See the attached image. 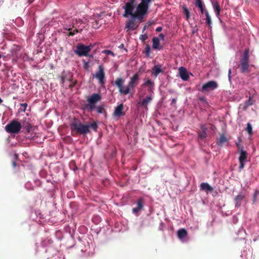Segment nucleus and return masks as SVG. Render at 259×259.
Instances as JSON below:
<instances>
[{
	"mask_svg": "<svg viewBox=\"0 0 259 259\" xmlns=\"http://www.w3.org/2000/svg\"><path fill=\"white\" fill-rule=\"evenodd\" d=\"M2 102H3V100H2V99L0 98V103H1Z\"/></svg>",
	"mask_w": 259,
	"mask_h": 259,
	"instance_id": "13d9d810",
	"label": "nucleus"
},
{
	"mask_svg": "<svg viewBox=\"0 0 259 259\" xmlns=\"http://www.w3.org/2000/svg\"><path fill=\"white\" fill-rule=\"evenodd\" d=\"M154 82L152 81L150 79H148L144 83V85L145 86H149L150 87H153L154 86Z\"/></svg>",
	"mask_w": 259,
	"mask_h": 259,
	"instance_id": "c9c22d12",
	"label": "nucleus"
},
{
	"mask_svg": "<svg viewBox=\"0 0 259 259\" xmlns=\"http://www.w3.org/2000/svg\"><path fill=\"white\" fill-rule=\"evenodd\" d=\"M93 47V46L92 45L87 46L82 44H78L76 46L74 53L80 57L88 56L89 53L91 51Z\"/></svg>",
	"mask_w": 259,
	"mask_h": 259,
	"instance_id": "39448f33",
	"label": "nucleus"
},
{
	"mask_svg": "<svg viewBox=\"0 0 259 259\" xmlns=\"http://www.w3.org/2000/svg\"><path fill=\"white\" fill-rule=\"evenodd\" d=\"M158 38H159V40H163L164 39V35L162 33H160L158 35Z\"/></svg>",
	"mask_w": 259,
	"mask_h": 259,
	"instance_id": "c03bdc74",
	"label": "nucleus"
},
{
	"mask_svg": "<svg viewBox=\"0 0 259 259\" xmlns=\"http://www.w3.org/2000/svg\"><path fill=\"white\" fill-rule=\"evenodd\" d=\"M123 109V104H120L118 106L115 107L114 115L115 116L120 117L122 115H124V113L122 112V110Z\"/></svg>",
	"mask_w": 259,
	"mask_h": 259,
	"instance_id": "2eb2a0df",
	"label": "nucleus"
},
{
	"mask_svg": "<svg viewBox=\"0 0 259 259\" xmlns=\"http://www.w3.org/2000/svg\"><path fill=\"white\" fill-rule=\"evenodd\" d=\"M214 11L216 15L218 17L220 15V7L218 2L213 1L212 2Z\"/></svg>",
	"mask_w": 259,
	"mask_h": 259,
	"instance_id": "aec40b11",
	"label": "nucleus"
},
{
	"mask_svg": "<svg viewBox=\"0 0 259 259\" xmlns=\"http://www.w3.org/2000/svg\"><path fill=\"white\" fill-rule=\"evenodd\" d=\"M76 23H80V25H82L83 21L80 19H72L69 23L68 20H65L64 26V29L66 30H72L73 28L76 32H79V27L76 26Z\"/></svg>",
	"mask_w": 259,
	"mask_h": 259,
	"instance_id": "20e7f679",
	"label": "nucleus"
},
{
	"mask_svg": "<svg viewBox=\"0 0 259 259\" xmlns=\"http://www.w3.org/2000/svg\"><path fill=\"white\" fill-rule=\"evenodd\" d=\"M249 49L247 48L245 50L242 57L240 59V64L239 66L240 71L242 73H246L249 72ZM250 66L254 67V65H251Z\"/></svg>",
	"mask_w": 259,
	"mask_h": 259,
	"instance_id": "7ed1b4c3",
	"label": "nucleus"
},
{
	"mask_svg": "<svg viewBox=\"0 0 259 259\" xmlns=\"http://www.w3.org/2000/svg\"><path fill=\"white\" fill-rule=\"evenodd\" d=\"M153 0H128L122 8L124 10V17L130 15L133 19L141 20L147 13L150 4Z\"/></svg>",
	"mask_w": 259,
	"mask_h": 259,
	"instance_id": "f257e3e1",
	"label": "nucleus"
},
{
	"mask_svg": "<svg viewBox=\"0 0 259 259\" xmlns=\"http://www.w3.org/2000/svg\"><path fill=\"white\" fill-rule=\"evenodd\" d=\"M69 32L67 35L68 36H73L75 35V33H77L75 31L74 29L73 31H72V30H69Z\"/></svg>",
	"mask_w": 259,
	"mask_h": 259,
	"instance_id": "37998d69",
	"label": "nucleus"
},
{
	"mask_svg": "<svg viewBox=\"0 0 259 259\" xmlns=\"http://www.w3.org/2000/svg\"><path fill=\"white\" fill-rule=\"evenodd\" d=\"M76 83V81H75L73 83L70 84L69 86V88L71 89L74 87Z\"/></svg>",
	"mask_w": 259,
	"mask_h": 259,
	"instance_id": "09e8293b",
	"label": "nucleus"
},
{
	"mask_svg": "<svg viewBox=\"0 0 259 259\" xmlns=\"http://www.w3.org/2000/svg\"><path fill=\"white\" fill-rule=\"evenodd\" d=\"M247 155L248 154L247 152L243 150H241V151H240V156L239 157V161L240 164L239 168L240 171L244 167V163L247 161Z\"/></svg>",
	"mask_w": 259,
	"mask_h": 259,
	"instance_id": "6e6552de",
	"label": "nucleus"
},
{
	"mask_svg": "<svg viewBox=\"0 0 259 259\" xmlns=\"http://www.w3.org/2000/svg\"><path fill=\"white\" fill-rule=\"evenodd\" d=\"M61 79V82L62 84H63L65 82V71H63L62 73L61 76H60Z\"/></svg>",
	"mask_w": 259,
	"mask_h": 259,
	"instance_id": "ea45409f",
	"label": "nucleus"
},
{
	"mask_svg": "<svg viewBox=\"0 0 259 259\" xmlns=\"http://www.w3.org/2000/svg\"><path fill=\"white\" fill-rule=\"evenodd\" d=\"M98 69L99 70L96 72L95 76L98 79H99V82L101 83L105 78V73L104 72V69L102 66L99 65Z\"/></svg>",
	"mask_w": 259,
	"mask_h": 259,
	"instance_id": "9b49d317",
	"label": "nucleus"
},
{
	"mask_svg": "<svg viewBox=\"0 0 259 259\" xmlns=\"http://www.w3.org/2000/svg\"><path fill=\"white\" fill-rule=\"evenodd\" d=\"M145 29H146V27H145L144 28V29H143V31H144V30H145Z\"/></svg>",
	"mask_w": 259,
	"mask_h": 259,
	"instance_id": "052dcab7",
	"label": "nucleus"
},
{
	"mask_svg": "<svg viewBox=\"0 0 259 259\" xmlns=\"http://www.w3.org/2000/svg\"><path fill=\"white\" fill-rule=\"evenodd\" d=\"M236 145L239 150V152L241 151V150H243V146L241 145H240V144L237 143Z\"/></svg>",
	"mask_w": 259,
	"mask_h": 259,
	"instance_id": "de8ad7c7",
	"label": "nucleus"
},
{
	"mask_svg": "<svg viewBox=\"0 0 259 259\" xmlns=\"http://www.w3.org/2000/svg\"><path fill=\"white\" fill-rule=\"evenodd\" d=\"M200 128L201 130V132H207V127H206V125L205 124H201L200 125Z\"/></svg>",
	"mask_w": 259,
	"mask_h": 259,
	"instance_id": "a19ab883",
	"label": "nucleus"
},
{
	"mask_svg": "<svg viewBox=\"0 0 259 259\" xmlns=\"http://www.w3.org/2000/svg\"><path fill=\"white\" fill-rule=\"evenodd\" d=\"M2 57V55L0 54V58H1Z\"/></svg>",
	"mask_w": 259,
	"mask_h": 259,
	"instance_id": "680f3d73",
	"label": "nucleus"
},
{
	"mask_svg": "<svg viewBox=\"0 0 259 259\" xmlns=\"http://www.w3.org/2000/svg\"><path fill=\"white\" fill-rule=\"evenodd\" d=\"M200 189L206 193L211 192L213 190V188L207 183H202L200 184Z\"/></svg>",
	"mask_w": 259,
	"mask_h": 259,
	"instance_id": "f3484780",
	"label": "nucleus"
},
{
	"mask_svg": "<svg viewBox=\"0 0 259 259\" xmlns=\"http://www.w3.org/2000/svg\"><path fill=\"white\" fill-rule=\"evenodd\" d=\"M130 87L129 86L126 87L124 90L122 88L121 89V91H119L120 93L121 94H123L124 95H127L130 92Z\"/></svg>",
	"mask_w": 259,
	"mask_h": 259,
	"instance_id": "f704fd0d",
	"label": "nucleus"
},
{
	"mask_svg": "<svg viewBox=\"0 0 259 259\" xmlns=\"http://www.w3.org/2000/svg\"><path fill=\"white\" fill-rule=\"evenodd\" d=\"M101 99L100 94L94 93L88 99V102L89 103L96 104L97 102L100 101Z\"/></svg>",
	"mask_w": 259,
	"mask_h": 259,
	"instance_id": "1a4fd4ad",
	"label": "nucleus"
},
{
	"mask_svg": "<svg viewBox=\"0 0 259 259\" xmlns=\"http://www.w3.org/2000/svg\"><path fill=\"white\" fill-rule=\"evenodd\" d=\"M162 27H158L156 29V31L159 32H160L162 30Z\"/></svg>",
	"mask_w": 259,
	"mask_h": 259,
	"instance_id": "8fccbe9b",
	"label": "nucleus"
},
{
	"mask_svg": "<svg viewBox=\"0 0 259 259\" xmlns=\"http://www.w3.org/2000/svg\"><path fill=\"white\" fill-rule=\"evenodd\" d=\"M196 6L200 9L202 14L205 13V10L204 9V7L201 0L196 1Z\"/></svg>",
	"mask_w": 259,
	"mask_h": 259,
	"instance_id": "a878e982",
	"label": "nucleus"
},
{
	"mask_svg": "<svg viewBox=\"0 0 259 259\" xmlns=\"http://www.w3.org/2000/svg\"><path fill=\"white\" fill-rule=\"evenodd\" d=\"M179 73L181 78L184 80H187L189 76L187 69L184 67H181L179 68Z\"/></svg>",
	"mask_w": 259,
	"mask_h": 259,
	"instance_id": "f8f14e48",
	"label": "nucleus"
},
{
	"mask_svg": "<svg viewBox=\"0 0 259 259\" xmlns=\"http://www.w3.org/2000/svg\"><path fill=\"white\" fill-rule=\"evenodd\" d=\"M231 73V70L230 69L229 70V76L230 75Z\"/></svg>",
	"mask_w": 259,
	"mask_h": 259,
	"instance_id": "6e6d98bb",
	"label": "nucleus"
},
{
	"mask_svg": "<svg viewBox=\"0 0 259 259\" xmlns=\"http://www.w3.org/2000/svg\"><path fill=\"white\" fill-rule=\"evenodd\" d=\"M21 128V124L14 120L6 126L5 130L8 133L18 134L20 132Z\"/></svg>",
	"mask_w": 259,
	"mask_h": 259,
	"instance_id": "423d86ee",
	"label": "nucleus"
},
{
	"mask_svg": "<svg viewBox=\"0 0 259 259\" xmlns=\"http://www.w3.org/2000/svg\"><path fill=\"white\" fill-rule=\"evenodd\" d=\"M144 199L143 198H140L137 202V206L135 208H133L132 209L133 212L134 213H137L139 211H141L144 206Z\"/></svg>",
	"mask_w": 259,
	"mask_h": 259,
	"instance_id": "9d476101",
	"label": "nucleus"
},
{
	"mask_svg": "<svg viewBox=\"0 0 259 259\" xmlns=\"http://www.w3.org/2000/svg\"><path fill=\"white\" fill-rule=\"evenodd\" d=\"M123 82L124 80L121 78H118L115 80V83L116 85L118 88L119 91H121V89L122 88Z\"/></svg>",
	"mask_w": 259,
	"mask_h": 259,
	"instance_id": "b1692460",
	"label": "nucleus"
},
{
	"mask_svg": "<svg viewBox=\"0 0 259 259\" xmlns=\"http://www.w3.org/2000/svg\"><path fill=\"white\" fill-rule=\"evenodd\" d=\"M218 87V83L213 80L209 81L204 84L201 89V92L205 93L209 91H212L217 89Z\"/></svg>",
	"mask_w": 259,
	"mask_h": 259,
	"instance_id": "0eeeda50",
	"label": "nucleus"
},
{
	"mask_svg": "<svg viewBox=\"0 0 259 259\" xmlns=\"http://www.w3.org/2000/svg\"><path fill=\"white\" fill-rule=\"evenodd\" d=\"M21 110L23 111H25L26 110V107L27 106V103H22L20 104Z\"/></svg>",
	"mask_w": 259,
	"mask_h": 259,
	"instance_id": "79ce46f5",
	"label": "nucleus"
},
{
	"mask_svg": "<svg viewBox=\"0 0 259 259\" xmlns=\"http://www.w3.org/2000/svg\"><path fill=\"white\" fill-rule=\"evenodd\" d=\"M245 198V195L242 192L240 193L235 198L234 201L235 202V207H239L241 206V202Z\"/></svg>",
	"mask_w": 259,
	"mask_h": 259,
	"instance_id": "4468645a",
	"label": "nucleus"
},
{
	"mask_svg": "<svg viewBox=\"0 0 259 259\" xmlns=\"http://www.w3.org/2000/svg\"><path fill=\"white\" fill-rule=\"evenodd\" d=\"M139 80V75L137 73L131 78V80L128 83V86L131 88H134L138 84Z\"/></svg>",
	"mask_w": 259,
	"mask_h": 259,
	"instance_id": "ddd939ff",
	"label": "nucleus"
},
{
	"mask_svg": "<svg viewBox=\"0 0 259 259\" xmlns=\"http://www.w3.org/2000/svg\"><path fill=\"white\" fill-rule=\"evenodd\" d=\"M12 165H13V166L14 167H16V162L13 161L12 162Z\"/></svg>",
	"mask_w": 259,
	"mask_h": 259,
	"instance_id": "864d4df0",
	"label": "nucleus"
},
{
	"mask_svg": "<svg viewBox=\"0 0 259 259\" xmlns=\"http://www.w3.org/2000/svg\"><path fill=\"white\" fill-rule=\"evenodd\" d=\"M88 67H89V64H88V62H85L84 63V68L85 69H88Z\"/></svg>",
	"mask_w": 259,
	"mask_h": 259,
	"instance_id": "3c124183",
	"label": "nucleus"
},
{
	"mask_svg": "<svg viewBox=\"0 0 259 259\" xmlns=\"http://www.w3.org/2000/svg\"><path fill=\"white\" fill-rule=\"evenodd\" d=\"M246 130L249 135H251L252 134V125L250 123H248L247 124Z\"/></svg>",
	"mask_w": 259,
	"mask_h": 259,
	"instance_id": "72a5a7b5",
	"label": "nucleus"
},
{
	"mask_svg": "<svg viewBox=\"0 0 259 259\" xmlns=\"http://www.w3.org/2000/svg\"><path fill=\"white\" fill-rule=\"evenodd\" d=\"M97 112L99 114H106V111L103 105L98 106L96 107Z\"/></svg>",
	"mask_w": 259,
	"mask_h": 259,
	"instance_id": "bb28decb",
	"label": "nucleus"
},
{
	"mask_svg": "<svg viewBox=\"0 0 259 259\" xmlns=\"http://www.w3.org/2000/svg\"><path fill=\"white\" fill-rule=\"evenodd\" d=\"M144 53L147 57H149L151 53V48L149 45H147L145 49Z\"/></svg>",
	"mask_w": 259,
	"mask_h": 259,
	"instance_id": "473e14b6",
	"label": "nucleus"
},
{
	"mask_svg": "<svg viewBox=\"0 0 259 259\" xmlns=\"http://www.w3.org/2000/svg\"><path fill=\"white\" fill-rule=\"evenodd\" d=\"M22 127H23L24 128H25L26 132L29 133L32 126L29 123L27 122L25 124H23L22 125Z\"/></svg>",
	"mask_w": 259,
	"mask_h": 259,
	"instance_id": "7c9ffc66",
	"label": "nucleus"
},
{
	"mask_svg": "<svg viewBox=\"0 0 259 259\" xmlns=\"http://www.w3.org/2000/svg\"><path fill=\"white\" fill-rule=\"evenodd\" d=\"M199 100L201 101H204V102L206 101V99L204 97H200Z\"/></svg>",
	"mask_w": 259,
	"mask_h": 259,
	"instance_id": "603ef678",
	"label": "nucleus"
},
{
	"mask_svg": "<svg viewBox=\"0 0 259 259\" xmlns=\"http://www.w3.org/2000/svg\"><path fill=\"white\" fill-rule=\"evenodd\" d=\"M184 12L186 15V19L188 20V19L190 18V14L189 11L186 7L184 8Z\"/></svg>",
	"mask_w": 259,
	"mask_h": 259,
	"instance_id": "e433bc0d",
	"label": "nucleus"
},
{
	"mask_svg": "<svg viewBox=\"0 0 259 259\" xmlns=\"http://www.w3.org/2000/svg\"><path fill=\"white\" fill-rule=\"evenodd\" d=\"M152 101V98L150 96H148L146 98L143 99L141 102L138 103V104L140 106L147 108V106Z\"/></svg>",
	"mask_w": 259,
	"mask_h": 259,
	"instance_id": "a211bd4d",
	"label": "nucleus"
},
{
	"mask_svg": "<svg viewBox=\"0 0 259 259\" xmlns=\"http://www.w3.org/2000/svg\"><path fill=\"white\" fill-rule=\"evenodd\" d=\"M176 99H172V101H171V104H174V103H176Z\"/></svg>",
	"mask_w": 259,
	"mask_h": 259,
	"instance_id": "5fc2aeb1",
	"label": "nucleus"
},
{
	"mask_svg": "<svg viewBox=\"0 0 259 259\" xmlns=\"http://www.w3.org/2000/svg\"><path fill=\"white\" fill-rule=\"evenodd\" d=\"M228 142V139L224 134H222L217 142V144L219 146L222 147L223 145Z\"/></svg>",
	"mask_w": 259,
	"mask_h": 259,
	"instance_id": "4be33fe9",
	"label": "nucleus"
},
{
	"mask_svg": "<svg viewBox=\"0 0 259 259\" xmlns=\"http://www.w3.org/2000/svg\"><path fill=\"white\" fill-rule=\"evenodd\" d=\"M90 128L96 132L98 125L96 122L93 121L90 124H83L80 121H75L70 124L71 135L75 136L77 134L85 135L90 132Z\"/></svg>",
	"mask_w": 259,
	"mask_h": 259,
	"instance_id": "f03ea898",
	"label": "nucleus"
},
{
	"mask_svg": "<svg viewBox=\"0 0 259 259\" xmlns=\"http://www.w3.org/2000/svg\"><path fill=\"white\" fill-rule=\"evenodd\" d=\"M259 195V191L257 190H255V192L253 194L252 202L253 203L255 204L256 203L257 201V196Z\"/></svg>",
	"mask_w": 259,
	"mask_h": 259,
	"instance_id": "2f4dec72",
	"label": "nucleus"
},
{
	"mask_svg": "<svg viewBox=\"0 0 259 259\" xmlns=\"http://www.w3.org/2000/svg\"><path fill=\"white\" fill-rule=\"evenodd\" d=\"M96 106L95 104H91L88 103V104H86L84 106L85 109H87L89 112H92V111L96 108Z\"/></svg>",
	"mask_w": 259,
	"mask_h": 259,
	"instance_id": "393cba45",
	"label": "nucleus"
},
{
	"mask_svg": "<svg viewBox=\"0 0 259 259\" xmlns=\"http://www.w3.org/2000/svg\"><path fill=\"white\" fill-rule=\"evenodd\" d=\"M198 138L201 140H204L207 137V133L204 132H199L198 133Z\"/></svg>",
	"mask_w": 259,
	"mask_h": 259,
	"instance_id": "c756f323",
	"label": "nucleus"
},
{
	"mask_svg": "<svg viewBox=\"0 0 259 259\" xmlns=\"http://www.w3.org/2000/svg\"><path fill=\"white\" fill-rule=\"evenodd\" d=\"M72 77V76L70 75V76L68 78H67V73L65 72V80H68L70 81Z\"/></svg>",
	"mask_w": 259,
	"mask_h": 259,
	"instance_id": "49530a36",
	"label": "nucleus"
},
{
	"mask_svg": "<svg viewBox=\"0 0 259 259\" xmlns=\"http://www.w3.org/2000/svg\"><path fill=\"white\" fill-rule=\"evenodd\" d=\"M124 46L123 44H121L120 46V47L121 48H123Z\"/></svg>",
	"mask_w": 259,
	"mask_h": 259,
	"instance_id": "4d7b16f0",
	"label": "nucleus"
},
{
	"mask_svg": "<svg viewBox=\"0 0 259 259\" xmlns=\"http://www.w3.org/2000/svg\"><path fill=\"white\" fill-rule=\"evenodd\" d=\"M153 70V74L155 76H157L160 73H161L163 72V70L161 68V66L157 65L154 66L152 68Z\"/></svg>",
	"mask_w": 259,
	"mask_h": 259,
	"instance_id": "412c9836",
	"label": "nucleus"
},
{
	"mask_svg": "<svg viewBox=\"0 0 259 259\" xmlns=\"http://www.w3.org/2000/svg\"><path fill=\"white\" fill-rule=\"evenodd\" d=\"M76 26H78L79 27V32H80L84 27V26H82L81 25H80V23H76Z\"/></svg>",
	"mask_w": 259,
	"mask_h": 259,
	"instance_id": "a18cd8bd",
	"label": "nucleus"
},
{
	"mask_svg": "<svg viewBox=\"0 0 259 259\" xmlns=\"http://www.w3.org/2000/svg\"><path fill=\"white\" fill-rule=\"evenodd\" d=\"M254 104V101L252 100V97L250 96L249 99L245 102L244 108H247L249 106H251Z\"/></svg>",
	"mask_w": 259,
	"mask_h": 259,
	"instance_id": "cd10ccee",
	"label": "nucleus"
},
{
	"mask_svg": "<svg viewBox=\"0 0 259 259\" xmlns=\"http://www.w3.org/2000/svg\"><path fill=\"white\" fill-rule=\"evenodd\" d=\"M102 53L103 54H105L107 55H112V56H114V54L113 52H112L110 50H103L102 51Z\"/></svg>",
	"mask_w": 259,
	"mask_h": 259,
	"instance_id": "4c0bfd02",
	"label": "nucleus"
},
{
	"mask_svg": "<svg viewBox=\"0 0 259 259\" xmlns=\"http://www.w3.org/2000/svg\"><path fill=\"white\" fill-rule=\"evenodd\" d=\"M126 28H128L130 30H134L135 29V23L134 20H131L126 22L125 25Z\"/></svg>",
	"mask_w": 259,
	"mask_h": 259,
	"instance_id": "5701e85b",
	"label": "nucleus"
},
{
	"mask_svg": "<svg viewBox=\"0 0 259 259\" xmlns=\"http://www.w3.org/2000/svg\"><path fill=\"white\" fill-rule=\"evenodd\" d=\"M211 128L212 130H213V125H212V126H211Z\"/></svg>",
	"mask_w": 259,
	"mask_h": 259,
	"instance_id": "bf43d9fd",
	"label": "nucleus"
},
{
	"mask_svg": "<svg viewBox=\"0 0 259 259\" xmlns=\"http://www.w3.org/2000/svg\"><path fill=\"white\" fill-rule=\"evenodd\" d=\"M188 235V232L185 229H181L177 232L178 237L182 240L185 238Z\"/></svg>",
	"mask_w": 259,
	"mask_h": 259,
	"instance_id": "6ab92c4d",
	"label": "nucleus"
},
{
	"mask_svg": "<svg viewBox=\"0 0 259 259\" xmlns=\"http://www.w3.org/2000/svg\"><path fill=\"white\" fill-rule=\"evenodd\" d=\"M148 38L147 35L146 34H142L140 36V39L143 42H144Z\"/></svg>",
	"mask_w": 259,
	"mask_h": 259,
	"instance_id": "58836bf2",
	"label": "nucleus"
},
{
	"mask_svg": "<svg viewBox=\"0 0 259 259\" xmlns=\"http://www.w3.org/2000/svg\"><path fill=\"white\" fill-rule=\"evenodd\" d=\"M205 15L206 16V23L207 24H208L209 26H210L211 24V17L209 15V13L207 10L205 11Z\"/></svg>",
	"mask_w": 259,
	"mask_h": 259,
	"instance_id": "c85d7f7f",
	"label": "nucleus"
},
{
	"mask_svg": "<svg viewBox=\"0 0 259 259\" xmlns=\"http://www.w3.org/2000/svg\"><path fill=\"white\" fill-rule=\"evenodd\" d=\"M163 47L160 46L159 38L157 37H154L152 38V48L155 50H161Z\"/></svg>",
	"mask_w": 259,
	"mask_h": 259,
	"instance_id": "dca6fc26",
	"label": "nucleus"
}]
</instances>
